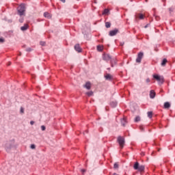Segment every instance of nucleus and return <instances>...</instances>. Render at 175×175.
I'll list each match as a JSON object with an SVG mask.
<instances>
[{"label": "nucleus", "mask_w": 175, "mask_h": 175, "mask_svg": "<svg viewBox=\"0 0 175 175\" xmlns=\"http://www.w3.org/2000/svg\"><path fill=\"white\" fill-rule=\"evenodd\" d=\"M18 14L19 16H25V4H21L18 8Z\"/></svg>", "instance_id": "obj_1"}, {"label": "nucleus", "mask_w": 175, "mask_h": 175, "mask_svg": "<svg viewBox=\"0 0 175 175\" xmlns=\"http://www.w3.org/2000/svg\"><path fill=\"white\" fill-rule=\"evenodd\" d=\"M153 79H154V80H157L160 85H162V84L165 83V78H163V76L156 74L153 75Z\"/></svg>", "instance_id": "obj_2"}, {"label": "nucleus", "mask_w": 175, "mask_h": 175, "mask_svg": "<svg viewBox=\"0 0 175 175\" xmlns=\"http://www.w3.org/2000/svg\"><path fill=\"white\" fill-rule=\"evenodd\" d=\"M133 169L135 170H138V172H144V169H146V167L143 165H140L139 162H135L133 165Z\"/></svg>", "instance_id": "obj_3"}, {"label": "nucleus", "mask_w": 175, "mask_h": 175, "mask_svg": "<svg viewBox=\"0 0 175 175\" xmlns=\"http://www.w3.org/2000/svg\"><path fill=\"white\" fill-rule=\"evenodd\" d=\"M117 142L120 147V148H124V146H125V138L122 136H118L117 139Z\"/></svg>", "instance_id": "obj_4"}, {"label": "nucleus", "mask_w": 175, "mask_h": 175, "mask_svg": "<svg viewBox=\"0 0 175 175\" xmlns=\"http://www.w3.org/2000/svg\"><path fill=\"white\" fill-rule=\"evenodd\" d=\"M14 147V140L10 141L5 144V150L7 152H10V150Z\"/></svg>", "instance_id": "obj_5"}, {"label": "nucleus", "mask_w": 175, "mask_h": 175, "mask_svg": "<svg viewBox=\"0 0 175 175\" xmlns=\"http://www.w3.org/2000/svg\"><path fill=\"white\" fill-rule=\"evenodd\" d=\"M144 55V54L143 53V52H140L139 53H138L137 57L136 59V62L140 64V62H142V59H143Z\"/></svg>", "instance_id": "obj_6"}, {"label": "nucleus", "mask_w": 175, "mask_h": 175, "mask_svg": "<svg viewBox=\"0 0 175 175\" xmlns=\"http://www.w3.org/2000/svg\"><path fill=\"white\" fill-rule=\"evenodd\" d=\"M144 55V54L143 53V52H140L139 53H138L137 57L136 59V62L140 64V62H142V59H143Z\"/></svg>", "instance_id": "obj_7"}, {"label": "nucleus", "mask_w": 175, "mask_h": 175, "mask_svg": "<svg viewBox=\"0 0 175 175\" xmlns=\"http://www.w3.org/2000/svg\"><path fill=\"white\" fill-rule=\"evenodd\" d=\"M120 32V31L118 30V29H115L113 30H111L109 33V36H116V35H117V33Z\"/></svg>", "instance_id": "obj_8"}, {"label": "nucleus", "mask_w": 175, "mask_h": 175, "mask_svg": "<svg viewBox=\"0 0 175 175\" xmlns=\"http://www.w3.org/2000/svg\"><path fill=\"white\" fill-rule=\"evenodd\" d=\"M104 77L105 80H107L108 81H111L113 80V76L110 74H106L104 75Z\"/></svg>", "instance_id": "obj_9"}, {"label": "nucleus", "mask_w": 175, "mask_h": 175, "mask_svg": "<svg viewBox=\"0 0 175 175\" xmlns=\"http://www.w3.org/2000/svg\"><path fill=\"white\" fill-rule=\"evenodd\" d=\"M103 59H104V61H109V59H111V56L109 54H104L103 55Z\"/></svg>", "instance_id": "obj_10"}, {"label": "nucleus", "mask_w": 175, "mask_h": 175, "mask_svg": "<svg viewBox=\"0 0 175 175\" xmlns=\"http://www.w3.org/2000/svg\"><path fill=\"white\" fill-rule=\"evenodd\" d=\"M117 65V59L116 57L111 59V68H114V66Z\"/></svg>", "instance_id": "obj_11"}, {"label": "nucleus", "mask_w": 175, "mask_h": 175, "mask_svg": "<svg viewBox=\"0 0 175 175\" xmlns=\"http://www.w3.org/2000/svg\"><path fill=\"white\" fill-rule=\"evenodd\" d=\"M75 50L77 51V53H81V47H80V44H77L75 45Z\"/></svg>", "instance_id": "obj_12"}, {"label": "nucleus", "mask_w": 175, "mask_h": 175, "mask_svg": "<svg viewBox=\"0 0 175 175\" xmlns=\"http://www.w3.org/2000/svg\"><path fill=\"white\" fill-rule=\"evenodd\" d=\"M120 122H121V124L122 125V126H125V125H126V119L125 118H123L120 120Z\"/></svg>", "instance_id": "obj_13"}, {"label": "nucleus", "mask_w": 175, "mask_h": 175, "mask_svg": "<svg viewBox=\"0 0 175 175\" xmlns=\"http://www.w3.org/2000/svg\"><path fill=\"white\" fill-rule=\"evenodd\" d=\"M150 98L154 99L155 98V92L154 90H150Z\"/></svg>", "instance_id": "obj_14"}, {"label": "nucleus", "mask_w": 175, "mask_h": 175, "mask_svg": "<svg viewBox=\"0 0 175 175\" xmlns=\"http://www.w3.org/2000/svg\"><path fill=\"white\" fill-rule=\"evenodd\" d=\"M85 88L87 90H91V83L87 82L85 85H84Z\"/></svg>", "instance_id": "obj_15"}, {"label": "nucleus", "mask_w": 175, "mask_h": 175, "mask_svg": "<svg viewBox=\"0 0 175 175\" xmlns=\"http://www.w3.org/2000/svg\"><path fill=\"white\" fill-rule=\"evenodd\" d=\"M28 24H25L24 26L21 27V31H27L28 29Z\"/></svg>", "instance_id": "obj_16"}, {"label": "nucleus", "mask_w": 175, "mask_h": 175, "mask_svg": "<svg viewBox=\"0 0 175 175\" xmlns=\"http://www.w3.org/2000/svg\"><path fill=\"white\" fill-rule=\"evenodd\" d=\"M169 107H170V103L165 102L164 103V109H169Z\"/></svg>", "instance_id": "obj_17"}, {"label": "nucleus", "mask_w": 175, "mask_h": 175, "mask_svg": "<svg viewBox=\"0 0 175 175\" xmlns=\"http://www.w3.org/2000/svg\"><path fill=\"white\" fill-rule=\"evenodd\" d=\"M44 17H46V18H51V16H50V13L49 12H44Z\"/></svg>", "instance_id": "obj_18"}, {"label": "nucleus", "mask_w": 175, "mask_h": 175, "mask_svg": "<svg viewBox=\"0 0 175 175\" xmlns=\"http://www.w3.org/2000/svg\"><path fill=\"white\" fill-rule=\"evenodd\" d=\"M110 106H111V107H116L117 106V103H116V101H111V102L110 103Z\"/></svg>", "instance_id": "obj_19"}, {"label": "nucleus", "mask_w": 175, "mask_h": 175, "mask_svg": "<svg viewBox=\"0 0 175 175\" xmlns=\"http://www.w3.org/2000/svg\"><path fill=\"white\" fill-rule=\"evenodd\" d=\"M167 63V59H163L162 62H161V66H165Z\"/></svg>", "instance_id": "obj_20"}, {"label": "nucleus", "mask_w": 175, "mask_h": 175, "mask_svg": "<svg viewBox=\"0 0 175 175\" xmlns=\"http://www.w3.org/2000/svg\"><path fill=\"white\" fill-rule=\"evenodd\" d=\"M86 95H88V96H94V92H92V91L88 92H86Z\"/></svg>", "instance_id": "obj_21"}, {"label": "nucleus", "mask_w": 175, "mask_h": 175, "mask_svg": "<svg viewBox=\"0 0 175 175\" xmlns=\"http://www.w3.org/2000/svg\"><path fill=\"white\" fill-rule=\"evenodd\" d=\"M105 27L106 28H110V27H111V23L110 22H106Z\"/></svg>", "instance_id": "obj_22"}, {"label": "nucleus", "mask_w": 175, "mask_h": 175, "mask_svg": "<svg viewBox=\"0 0 175 175\" xmlns=\"http://www.w3.org/2000/svg\"><path fill=\"white\" fill-rule=\"evenodd\" d=\"M97 50H98V51H103V46H102L100 45H98L97 46Z\"/></svg>", "instance_id": "obj_23"}, {"label": "nucleus", "mask_w": 175, "mask_h": 175, "mask_svg": "<svg viewBox=\"0 0 175 175\" xmlns=\"http://www.w3.org/2000/svg\"><path fill=\"white\" fill-rule=\"evenodd\" d=\"M148 117L149 118H152V111H148Z\"/></svg>", "instance_id": "obj_24"}, {"label": "nucleus", "mask_w": 175, "mask_h": 175, "mask_svg": "<svg viewBox=\"0 0 175 175\" xmlns=\"http://www.w3.org/2000/svg\"><path fill=\"white\" fill-rule=\"evenodd\" d=\"M138 17H139V20L144 19V15L143 14H139Z\"/></svg>", "instance_id": "obj_25"}, {"label": "nucleus", "mask_w": 175, "mask_h": 175, "mask_svg": "<svg viewBox=\"0 0 175 175\" xmlns=\"http://www.w3.org/2000/svg\"><path fill=\"white\" fill-rule=\"evenodd\" d=\"M109 9H105L104 10V11H103V14H108V13H109Z\"/></svg>", "instance_id": "obj_26"}, {"label": "nucleus", "mask_w": 175, "mask_h": 175, "mask_svg": "<svg viewBox=\"0 0 175 175\" xmlns=\"http://www.w3.org/2000/svg\"><path fill=\"white\" fill-rule=\"evenodd\" d=\"M139 121H140V118L139 116H137L135 118V122H139Z\"/></svg>", "instance_id": "obj_27"}, {"label": "nucleus", "mask_w": 175, "mask_h": 175, "mask_svg": "<svg viewBox=\"0 0 175 175\" xmlns=\"http://www.w3.org/2000/svg\"><path fill=\"white\" fill-rule=\"evenodd\" d=\"M114 169H118V163H115L113 165Z\"/></svg>", "instance_id": "obj_28"}, {"label": "nucleus", "mask_w": 175, "mask_h": 175, "mask_svg": "<svg viewBox=\"0 0 175 175\" xmlns=\"http://www.w3.org/2000/svg\"><path fill=\"white\" fill-rule=\"evenodd\" d=\"M30 148H31V150H35L36 148V146H35V144H31Z\"/></svg>", "instance_id": "obj_29"}, {"label": "nucleus", "mask_w": 175, "mask_h": 175, "mask_svg": "<svg viewBox=\"0 0 175 175\" xmlns=\"http://www.w3.org/2000/svg\"><path fill=\"white\" fill-rule=\"evenodd\" d=\"M20 113L21 114H24V108L23 107H21Z\"/></svg>", "instance_id": "obj_30"}, {"label": "nucleus", "mask_w": 175, "mask_h": 175, "mask_svg": "<svg viewBox=\"0 0 175 175\" xmlns=\"http://www.w3.org/2000/svg\"><path fill=\"white\" fill-rule=\"evenodd\" d=\"M40 46H46V42H44V41H41V42H40Z\"/></svg>", "instance_id": "obj_31"}, {"label": "nucleus", "mask_w": 175, "mask_h": 175, "mask_svg": "<svg viewBox=\"0 0 175 175\" xmlns=\"http://www.w3.org/2000/svg\"><path fill=\"white\" fill-rule=\"evenodd\" d=\"M26 51H27V52H31V51H32V49H31V48H27V49H26Z\"/></svg>", "instance_id": "obj_32"}, {"label": "nucleus", "mask_w": 175, "mask_h": 175, "mask_svg": "<svg viewBox=\"0 0 175 175\" xmlns=\"http://www.w3.org/2000/svg\"><path fill=\"white\" fill-rule=\"evenodd\" d=\"M41 129H42V131H46V126H41Z\"/></svg>", "instance_id": "obj_33"}, {"label": "nucleus", "mask_w": 175, "mask_h": 175, "mask_svg": "<svg viewBox=\"0 0 175 175\" xmlns=\"http://www.w3.org/2000/svg\"><path fill=\"white\" fill-rule=\"evenodd\" d=\"M19 22H21V23H24V18H21L19 19Z\"/></svg>", "instance_id": "obj_34"}, {"label": "nucleus", "mask_w": 175, "mask_h": 175, "mask_svg": "<svg viewBox=\"0 0 175 175\" xmlns=\"http://www.w3.org/2000/svg\"><path fill=\"white\" fill-rule=\"evenodd\" d=\"M5 42V40L3 38H0V43H3Z\"/></svg>", "instance_id": "obj_35"}, {"label": "nucleus", "mask_w": 175, "mask_h": 175, "mask_svg": "<svg viewBox=\"0 0 175 175\" xmlns=\"http://www.w3.org/2000/svg\"><path fill=\"white\" fill-rule=\"evenodd\" d=\"M170 12L172 13L173 12L174 9L173 8H169Z\"/></svg>", "instance_id": "obj_36"}, {"label": "nucleus", "mask_w": 175, "mask_h": 175, "mask_svg": "<svg viewBox=\"0 0 175 175\" xmlns=\"http://www.w3.org/2000/svg\"><path fill=\"white\" fill-rule=\"evenodd\" d=\"M34 124H35V122H33V121H31V122H30V124H31V125H33Z\"/></svg>", "instance_id": "obj_37"}, {"label": "nucleus", "mask_w": 175, "mask_h": 175, "mask_svg": "<svg viewBox=\"0 0 175 175\" xmlns=\"http://www.w3.org/2000/svg\"><path fill=\"white\" fill-rule=\"evenodd\" d=\"M150 79L148 78V79H146V83H150Z\"/></svg>", "instance_id": "obj_38"}, {"label": "nucleus", "mask_w": 175, "mask_h": 175, "mask_svg": "<svg viewBox=\"0 0 175 175\" xmlns=\"http://www.w3.org/2000/svg\"><path fill=\"white\" fill-rule=\"evenodd\" d=\"M139 129H140L141 131H144V129L143 128V126H140V127H139Z\"/></svg>", "instance_id": "obj_39"}, {"label": "nucleus", "mask_w": 175, "mask_h": 175, "mask_svg": "<svg viewBox=\"0 0 175 175\" xmlns=\"http://www.w3.org/2000/svg\"><path fill=\"white\" fill-rule=\"evenodd\" d=\"M60 1H61V2H63V3H65V2H66V0H60Z\"/></svg>", "instance_id": "obj_40"}, {"label": "nucleus", "mask_w": 175, "mask_h": 175, "mask_svg": "<svg viewBox=\"0 0 175 175\" xmlns=\"http://www.w3.org/2000/svg\"><path fill=\"white\" fill-rule=\"evenodd\" d=\"M11 64H12V62H9L8 64V66H10Z\"/></svg>", "instance_id": "obj_41"}, {"label": "nucleus", "mask_w": 175, "mask_h": 175, "mask_svg": "<svg viewBox=\"0 0 175 175\" xmlns=\"http://www.w3.org/2000/svg\"><path fill=\"white\" fill-rule=\"evenodd\" d=\"M148 26V25H146V26H145V28H147Z\"/></svg>", "instance_id": "obj_42"}, {"label": "nucleus", "mask_w": 175, "mask_h": 175, "mask_svg": "<svg viewBox=\"0 0 175 175\" xmlns=\"http://www.w3.org/2000/svg\"><path fill=\"white\" fill-rule=\"evenodd\" d=\"M82 172H85V170H82Z\"/></svg>", "instance_id": "obj_43"}, {"label": "nucleus", "mask_w": 175, "mask_h": 175, "mask_svg": "<svg viewBox=\"0 0 175 175\" xmlns=\"http://www.w3.org/2000/svg\"><path fill=\"white\" fill-rule=\"evenodd\" d=\"M156 20H158V17H156Z\"/></svg>", "instance_id": "obj_44"}, {"label": "nucleus", "mask_w": 175, "mask_h": 175, "mask_svg": "<svg viewBox=\"0 0 175 175\" xmlns=\"http://www.w3.org/2000/svg\"><path fill=\"white\" fill-rule=\"evenodd\" d=\"M156 20H158V17H156Z\"/></svg>", "instance_id": "obj_45"}, {"label": "nucleus", "mask_w": 175, "mask_h": 175, "mask_svg": "<svg viewBox=\"0 0 175 175\" xmlns=\"http://www.w3.org/2000/svg\"><path fill=\"white\" fill-rule=\"evenodd\" d=\"M108 69V70H110V68H107Z\"/></svg>", "instance_id": "obj_46"}, {"label": "nucleus", "mask_w": 175, "mask_h": 175, "mask_svg": "<svg viewBox=\"0 0 175 175\" xmlns=\"http://www.w3.org/2000/svg\"><path fill=\"white\" fill-rule=\"evenodd\" d=\"M124 44H121V46H123Z\"/></svg>", "instance_id": "obj_47"}, {"label": "nucleus", "mask_w": 175, "mask_h": 175, "mask_svg": "<svg viewBox=\"0 0 175 175\" xmlns=\"http://www.w3.org/2000/svg\"><path fill=\"white\" fill-rule=\"evenodd\" d=\"M85 132H86V133H88V131H86Z\"/></svg>", "instance_id": "obj_48"}, {"label": "nucleus", "mask_w": 175, "mask_h": 175, "mask_svg": "<svg viewBox=\"0 0 175 175\" xmlns=\"http://www.w3.org/2000/svg\"><path fill=\"white\" fill-rule=\"evenodd\" d=\"M142 155H144V153H142Z\"/></svg>", "instance_id": "obj_49"}, {"label": "nucleus", "mask_w": 175, "mask_h": 175, "mask_svg": "<svg viewBox=\"0 0 175 175\" xmlns=\"http://www.w3.org/2000/svg\"><path fill=\"white\" fill-rule=\"evenodd\" d=\"M148 0H146V2H147Z\"/></svg>", "instance_id": "obj_50"}]
</instances>
